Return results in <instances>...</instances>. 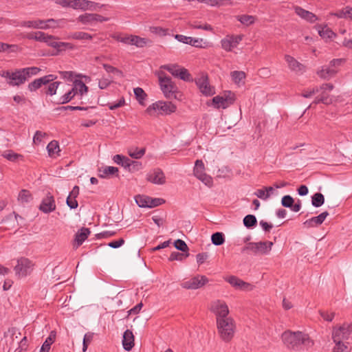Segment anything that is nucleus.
Segmentation results:
<instances>
[{
	"label": "nucleus",
	"mask_w": 352,
	"mask_h": 352,
	"mask_svg": "<svg viewBox=\"0 0 352 352\" xmlns=\"http://www.w3.org/2000/svg\"><path fill=\"white\" fill-rule=\"evenodd\" d=\"M41 69L36 67H30L17 69L13 72L2 71L1 76L7 79V82L10 86H20L24 84L31 76L36 75Z\"/></svg>",
	"instance_id": "obj_1"
},
{
	"label": "nucleus",
	"mask_w": 352,
	"mask_h": 352,
	"mask_svg": "<svg viewBox=\"0 0 352 352\" xmlns=\"http://www.w3.org/2000/svg\"><path fill=\"white\" fill-rule=\"evenodd\" d=\"M282 340L287 347L289 349L297 348L301 344L311 347L314 344V342L310 339L309 336L301 331H285L282 334Z\"/></svg>",
	"instance_id": "obj_2"
},
{
	"label": "nucleus",
	"mask_w": 352,
	"mask_h": 352,
	"mask_svg": "<svg viewBox=\"0 0 352 352\" xmlns=\"http://www.w3.org/2000/svg\"><path fill=\"white\" fill-rule=\"evenodd\" d=\"M218 333L225 342H229L234 337L235 332L234 320L231 317L219 319L216 321Z\"/></svg>",
	"instance_id": "obj_3"
},
{
	"label": "nucleus",
	"mask_w": 352,
	"mask_h": 352,
	"mask_svg": "<svg viewBox=\"0 0 352 352\" xmlns=\"http://www.w3.org/2000/svg\"><path fill=\"white\" fill-rule=\"evenodd\" d=\"M157 75L160 89L164 96L167 98H175L177 87L172 81L171 78L163 72H158Z\"/></svg>",
	"instance_id": "obj_4"
},
{
	"label": "nucleus",
	"mask_w": 352,
	"mask_h": 352,
	"mask_svg": "<svg viewBox=\"0 0 352 352\" xmlns=\"http://www.w3.org/2000/svg\"><path fill=\"white\" fill-rule=\"evenodd\" d=\"M176 106L171 102L157 101L146 109V112L151 116L156 114L169 115L176 111Z\"/></svg>",
	"instance_id": "obj_5"
},
{
	"label": "nucleus",
	"mask_w": 352,
	"mask_h": 352,
	"mask_svg": "<svg viewBox=\"0 0 352 352\" xmlns=\"http://www.w3.org/2000/svg\"><path fill=\"white\" fill-rule=\"evenodd\" d=\"M272 245V241L250 242L242 248L241 252L250 251L254 254H267L271 251Z\"/></svg>",
	"instance_id": "obj_6"
},
{
	"label": "nucleus",
	"mask_w": 352,
	"mask_h": 352,
	"mask_svg": "<svg viewBox=\"0 0 352 352\" xmlns=\"http://www.w3.org/2000/svg\"><path fill=\"white\" fill-rule=\"evenodd\" d=\"M210 310L215 315L216 321L219 319L230 317L229 308L227 304L221 300H216L211 302Z\"/></svg>",
	"instance_id": "obj_7"
},
{
	"label": "nucleus",
	"mask_w": 352,
	"mask_h": 352,
	"mask_svg": "<svg viewBox=\"0 0 352 352\" xmlns=\"http://www.w3.org/2000/svg\"><path fill=\"white\" fill-rule=\"evenodd\" d=\"M352 333V322L344 323L340 327H334L332 331L333 341L348 340Z\"/></svg>",
	"instance_id": "obj_8"
},
{
	"label": "nucleus",
	"mask_w": 352,
	"mask_h": 352,
	"mask_svg": "<svg viewBox=\"0 0 352 352\" xmlns=\"http://www.w3.org/2000/svg\"><path fill=\"white\" fill-rule=\"evenodd\" d=\"M32 265V261L27 258L21 257L17 259V264L14 267L16 275L19 277L26 276L30 273Z\"/></svg>",
	"instance_id": "obj_9"
},
{
	"label": "nucleus",
	"mask_w": 352,
	"mask_h": 352,
	"mask_svg": "<svg viewBox=\"0 0 352 352\" xmlns=\"http://www.w3.org/2000/svg\"><path fill=\"white\" fill-rule=\"evenodd\" d=\"M208 282V279L206 276L197 275L182 283L181 285L184 289H197L205 285Z\"/></svg>",
	"instance_id": "obj_10"
},
{
	"label": "nucleus",
	"mask_w": 352,
	"mask_h": 352,
	"mask_svg": "<svg viewBox=\"0 0 352 352\" xmlns=\"http://www.w3.org/2000/svg\"><path fill=\"white\" fill-rule=\"evenodd\" d=\"M72 2V8L82 10L96 11L103 7V5L88 0H73Z\"/></svg>",
	"instance_id": "obj_11"
},
{
	"label": "nucleus",
	"mask_w": 352,
	"mask_h": 352,
	"mask_svg": "<svg viewBox=\"0 0 352 352\" xmlns=\"http://www.w3.org/2000/svg\"><path fill=\"white\" fill-rule=\"evenodd\" d=\"M225 280L236 289L242 291H252L254 288V286L250 283L245 282L235 276H230L225 278Z\"/></svg>",
	"instance_id": "obj_12"
},
{
	"label": "nucleus",
	"mask_w": 352,
	"mask_h": 352,
	"mask_svg": "<svg viewBox=\"0 0 352 352\" xmlns=\"http://www.w3.org/2000/svg\"><path fill=\"white\" fill-rule=\"evenodd\" d=\"M56 76L52 74L47 75L43 77L35 79L28 85V89L30 91H35L42 85L49 84L56 79Z\"/></svg>",
	"instance_id": "obj_13"
},
{
	"label": "nucleus",
	"mask_w": 352,
	"mask_h": 352,
	"mask_svg": "<svg viewBox=\"0 0 352 352\" xmlns=\"http://www.w3.org/2000/svg\"><path fill=\"white\" fill-rule=\"evenodd\" d=\"M47 23H55V20L50 19L46 21L45 20H35V21H25L21 22V25L23 27H27L30 28L35 29H48L51 27L50 25L46 24Z\"/></svg>",
	"instance_id": "obj_14"
},
{
	"label": "nucleus",
	"mask_w": 352,
	"mask_h": 352,
	"mask_svg": "<svg viewBox=\"0 0 352 352\" xmlns=\"http://www.w3.org/2000/svg\"><path fill=\"white\" fill-rule=\"evenodd\" d=\"M195 82L203 94L211 96L214 94V88L209 85L207 76H202L200 78H196Z\"/></svg>",
	"instance_id": "obj_15"
},
{
	"label": "nucleus",
	"mask_w": 352,
	"mask_h": 352,
	"mask_svg": "<svg viewBox=\"0 0 352 352\" xmlns=\"http://www.w3.org/2000/svg\"><path fill=\"white\" fill-rule=\"evenodd\" d=\"M146 179L150 182L158 185H162L166 182L165 175L160 168L154 169L152 172L147 174Z\"/></svg>",
	"instance_id": "obj_16"
},
{
	"label": "nucleus",
	"mask_w": 352,
	"mask_h": 352,
	"mask_svg": "<svg viewBox=\"0 0 352 352\" xmlns=\"http://www.w3.org/2000/svg\"><path fill=\"white\" fill-rule=\"evenodd\" d=\"M39 209L45 212L50 213L56 209V204L54 197L48 192L39 206Z\"/></svg>",
	"instance_id": "obj_17"
},
{
	"label": "nucleus",
	"mask_w": 352,
	"mask_h": 352,
	"mask_svg": "<svg viewBox=\"0 0 352 352\" xmlns=\"http://www.w3.org/2000/svg\"><path fill=\"white\" fill-rule=\"evenodd\" d=\"M243 36L241 35L232 36L221 40V47L226 51H231L232 48L236 47V45L241 41Z\"/></svg>",
	"instance_id": "obj_18"
},
{
	"label": "nucleus",
	"mask_w": 352,
	"mask_h": 352,
	"mask_svg": "<svg viewBox=\"0 0 352 352\" xmlns=\"http://www.w3.org/2000/svg\"><path fill=\"white\" fill-rule=\"evenodd\" d=\"M295 13L301 19L306 21L313 23L318 20V16L314 13L303 9L302 8L296 6L294 8Z\"/></svg>",
	"instance_id": "obj_19"
},
{
	"label": "nucleus",
	"mask_w": 352,
	"mask_h": 352,
	"mask_svg": "<svg viewBox=\"0 0 352 352\" xmlns=\"http://www.w3.org/2000/svg\"><path fill=\"white\" fill-rule=\"evenodd\" d=\"M175 38L179 42L190 45L195 47H203V39L186 36L182 34H176Z\"/></svg>",
	"instance_id": "obj_20"
},
{
	"label": "nucleus",
	"mask_w": 352,
	"mask_h": 352,
	"mask_svg": "<svg viewBox=\"0 0 352 352\" xmlns=\"http://www.w3.org/2000/svg\"><path fill=\"white\" fill-rule=\"evenodd\" d=\"M329 215V212L327 211H324L322 213H320L318 216L314 217L309 219L306 220L303 225L306 228H312L315 226H318L321 225L324 221L325 220L326 217Z\"/></svg>",
	"instance_id": "obj_21"
},
{
	"label": "nucleus",
	"mask_w": 352,
	"mask_h": 352,
	"mask_svg": "<svg viewBox=\"0 0 352 352\" xmlns=\"http://www.w3.org/2000/svg\"><path fill=\"white\" fill-rule=\"evenodd\" d=\"M285 59L287 63L289 69L292 71L297 73H302L304 72V65L299 63L294 57L289 55H285Z\"/></svg>",
	"instance_id": "obj_22"
},
{
	"label": "nucleus",
	"mask_w": 352,
	"mask_h": 352,
	"mask_svg": "<svg viewBox=\"0 0 352 352\" xmlns=\"http://www.w3.org/2000/svg\"><path fill=\"white\" fill-rule=\"evenodd\" d=\"M46 41L44 43H47L48 46L58 50V51L63 50L64 47H72L71 44L65 42H58L55 41V37L52 35L47 34Z\"/></svg>",
	"instance_id": "obj_23"
},
{
	"label": "nucleus",
	"mask_w": 352,
	"mask_h": 352,
	"mask_svg": "<svg viewBox=\"0 0 352 352\" xmlns=\"http://www.w3.org/2000/svg\"><path fill=\"white\" fill-rule=\"evenodd\" d=\"M122 345L126 351H130L134 346V336L133 332L129 329L123 334Z\"/></svg>",
	"instance_id": "obj_24"
},
{
	"label": "nucleus",
	"mask_w": 352,
	"mask_h": 352,
	"mask_svg": "<svg viewBox=\"0 0 352 352\" xmlns=\"http://www.w3.org/2000/svg\"><path fill=\"white\" fill-rule=\"evenodd\" d=\"M337 72L338 71L335 69L323 66L320 70L317 72V74L320 78L328 80L333 78Z\"/></svg>",
	"instance_id": "obj_25"
},
{
	"label": "nucleus",
	"mask_w": 352,
	"mask_h": 352,
	"mask_svg": "<svg viewBox=\"0 0 352 352\" xmlns=\"http://www.w3.org/2000/svg\"><path fill=\"white\" fill-rule=\"evenodd\" d=\"M91 231L89 228H82L75 235V242L77 243V247L82 244V243L87 239L90 234Z\"/></svg>",
	"instance_id": "obj_26"
},
{
	"label": "nucleus",
	"mask_w": 352,
	"mask_h": 352,
	"mask_svg": "<svg viewBox=\"0 0 352 352\" xmlns=\"http://www.w3.org/2000/svg\"><path fill=\"white\" fill-rule=\"evenodd\" d=\"M77 20L84 25H92L96 23L95 14L93 13H85L84 14H81L77 18Z\"/></svg>",
	"instance_id": "obj_27"
},
{
	"label": "nucleus",
	"mask_w": 352,
	"mask_h": 352,
	"mask_svg": "<svg viewBox=\"0 0 352 352\" xmlns=\"http://www.w3.org/2000/svg\"><path fill=\"white\" fill-rule=\"evenodd\" d=\"M119 170L114 166H105L103 170H100L99 177L104 178L107 176L116 175L118 176Z\"/></svg>",
	"instance_id": "obj_28"
},
{
	"label": "nucleus",
	"mask_w": 352,
	"mask_h": 352,
	"mask_svg": "<svg viewBox=\"0 0 352 352\" xmlns=\"http://www.w3.org/2000/svg\"><path fill=\"white\" fill-rule=\"evenodd\" d=\"M47 150L50 157H54L55 155H59L60 150L58 142L56 140L51 141L47 146Z\"/></svg>",
	"instance_id": "obj_29"
},
{
	"label": "nucleus",
	"mask_w": 352,
	"mask_h": 352,
	"mask_svg": "<svg viewBox=\"0 0 352 352\" xmlns=\"http://www.w3.org/2000/svg\"><path fill=\"white\" fill-rule=\"evenodd\" d=\"M151 41L147 38H141L138 36L132 35L131 45H135L138 47H144L148 43H151Z\"/></svg>",
	"instance_id": "obj_30"
},
{
	"label": "nucleus",
	"mask_w": 352,
	"mask_h": 352,
	"mask_svg": "<svg viewBox=\"0 0 352 352\" xmlns=\"http://www.w3.org/2000/svg\"><path fill=\"white\" fill-rule=\"evenodd\" d=\"M56 334L54 331H52L50 336L46 338L45 341L43 344L41 351L45 352H49L50 346L55 340Z\"/></svg>",
	"instance_id": "obj_31"
},
{
	"label": "nucleus",
	"mask_w": 352,
	"mask_h": 352,
	"mask_svg": "<svg viewBox=\"0 0 352 352\" xmlns=\"http://www.w3.org/2000/svg\"><path fill=\"white\" fill-rule=\"evenodd\" d=\"M150 197L138 195L135 197V201L141 208H148Z\"/></svg>",
	"instance_id": "obj_32"
},
{
	"label": "nucleus",
	"mask_w": 352,
	"mask_h": 352,
	"mask_svg": "<svg viewBox=\"0 0 352 352\" xmlns=\"http://www.w3.org/2000/svg\"><path fill=\"white\" fill-rule=\"evenodd\" d=\"M324 203V197L320 192H316L311 197V204L316 207L318 208L322 206Z\"/></svg>",
	"instance_id": "obj_33"
},
{
	"label": "nucleus",
	"mask_w": 352,
	"mask_h": 352,
	"mask_svg": "<svg viewBox=\"0 0 352 352\" xmlns=\"http://www.w3.org/2000/svg\"><path fill=\"white\" fill-rule=\"evenodd\" d=\"M146 149L144 148H131L129 149L128 153L130 157L134 159H140L145 153Z\"/></svg>",
	"instance_id": "obj_34"
},
{
	"label": "nucleus",
	"mask_w": 352,
	"mask_h": 352,
	"mask_svg": "<svg viewBox=\"0 0 352 352\" xmlns=\"http://www.w3.org/2000/svg\"><path fill=\"white\" fill-rule=\"evenodd\" d=\"M211 241L214 245H221L225 242L224 235L222 232H217L212 234Z\"/></svg>",
	"instance_id": "obj_35"
},
{
	"label": "nucleus",
	"mask_w": 352,
	"mask_h": 352,
	"mask_svg": "<svg viewBox=\"0 0 352 352\" xmlns=\"http://www.w3.org/2000/svg\"><path fill=\"white\" fill-rule=\"evenodd\" d=\"M243 224L247 228H251L257 224V219L253 214H248L243 219Z\"/></svg>",
	"instance_id": "obj_36"
},
{
	"label": "nucleus",
	"mask_w": 352,
	"mask_h": 352,
	"mask_svg": "<svg viewBox=\"0 0 352 352\" xmlns=\"http://www.w3.org/2000/svg\"><path fill=\"white\" fill-rule=\"evenodd\" d=\"M237 20L245 25H250L254 23L255 18L251 15L243 14L236 16Z\"/></svg>",
	"instance_id": "obj_37"
},
{
	"label": "nucleus",
	"mask_w": 352,
	"mask_h": 352,
	"mask_svg": "<svg viewBox=\"0 0 352 352\" xmlns=\"http://www.w3.org/2000/svg\"><path fill=\"white\" fill-rule=\"evenodd\" d=\"M74 85L77 89L78 93L82 96L88 91L87 86L80 80H74Z\"/></svg>",
	"instance_id": "obj_38"
},
{
	"label": "nucleus",
	"mask_w": 352,
	"mask_h": 352,
	"mask_svg": "<svg viewBox=\"0 0 352 352\" xmlns=\"http://www.w3.org/2000/svg\"><path fill=\"white\" fill-rule=\"evenodd\" d=\"M318 34L322 38H331L336 34L329 28L324 27L318 30Z\"/></svg>",
	"instance_id": "obj_39"
},
{
	"label": "nucleus",
	"mask_w": 352,
	"mask_h": 352,
	"mask_svg": "<svg viewBox=\"0 0 352 352\" xmlns=\"http://www.w3.org/2000/svg\"><path fill=\"white\" fill-rule=\"evenodd\" d=\"M71 38L76 40H91L93 36L86 32H76L71 34Z\"/></svg>",
	"instance_id": "obj_40"
},
{
	"label": "nucleus",
	"mask_w": 352,
	"mask_h": 352,
	"mask_svg": "<svg viewBox=\"0 0 352 352\" xmlns=\"http://www.w3.org/2000/svg\"><path fill=\"white\" fill-rule=\"evenodd\" d=\"M180 78L181 80H183L186 82H191L193 81V79L190 75V74L188 72V71L185 68H181L179 71L177 77Z\"/></svg>",
	"instance_id": "obj_41"
},
{
	"label": "nucleus",
	"mask_w": 352,
	"mask_h": 352,
	"mask_svg": "<svg viewBox=\"0 0 352 352\" xmlns=\"http://www.w3.org/2000/svg\"><path fill=\"white\" fill-rule=\"evenodd\" d=\"M174 246L177 250L182 251L185 254L188 253V252L189 250V248L186 242L182 239H177L176 241H175Z\"/></svg>",
	"instance_id": "obj_42"
},
{
	"label": "nucleus",
	"mask_w": 352,
	"mask_h": 352,
	"mask_svg": "<svg viewBox=\"0 0 352 352\" xmlns=\"http://www.w3.org/2000/svg\"><path fill=\"white\" fill-rule=\"evenodd\" d=\"M31 194L28 190H21L18 196V200L21 203H28L31 199Z\"/></svg>",
	"instance_id": "obj_43"
},
{
	"label": "nucleus",
	"mask_w": 352,
	"mask_h": 352,
	"mask_svg": "<svg viewBox=\"0 0 352 352\" xmlns=\"http://www.w3.org/2000/svg\"><path fill=\"white\" fill-rule=\"evenodd\" d=\"M162 68L168 71L173 76L177 77L180 67L176 65H164L161 67Z\"/></svg>",
	"instance_id": "obj_44"
},
{
	"label": "nucleus",
	"mask_w": 352,
	"mask_h": 352,
	"mask_svg": "<svg viewBox=\"0 0 352 352\" xmlns=\"http://www.w3.org/2000/svg\"><path fill=\"white\" fill-rule=\"evenodd\" d=\"M189 256V253H179L178 252H173L170 254L168 260L173 261H182L184 258H187Z\"/></svg>",
	"instance_id": "obj_45"
},
{
	"label": "nucleus",
	"mask_w": 352,
	"mask_h": 352,
	"mask_svg": "<svg viewBox=\"0 0 352 352\" xmlns=\"http://www.w3.org/2000/svg\"><path fill=\"white\" fill-rule=\"evenodd\" d=\"M102 67H104V69L106 70V72L107 73H112V74H114L120 77L123 76L122 72L120 71V69H117L115 67H113L110 65L105 64V63L102 64Z\"/></svg>",
	"instance_id": "obj_46"
},
{
	"label": "nucleus",
	"mask_w": 352,
	"mask_h": 352,
	"mask_svg": "<svg viewBox=\"0 0 352 352\" xmlns=\"http://www.w3.org/2000/svg\"><path fill=\"white\" fill-rule=\"evenodd\" d=\"M194 175L195 177L204 173V164L201 160H197L195 162V166L193 170Z\"/></svg>",
	"instance_id": "obj_47"
},
{
	"label": "nucleus",
	"mask_w": 352,
	"mask_h": 352,
	"mask_svg": "<svg viewBox=\"0 0 352 352\" xmlns=\"http://www.w3.org/2000/svg\"><path fill=\"white\" fill-rule=\"evenodd\" d=\"M134 94L135 96L136 99L139 101L140 104L143 103V100L145 99L146 94L144 91L140 87H136L133 89Z\"/></svg>",
	"instance_id": "obj_48"
},
{
	"label": "nucleus",
	"mask_w": 352,
	"mask_h": 352,
	"mask_svg": "<svg viewBox=\"0 0 352 352\" xmlns=\"http://www.w3.org/2000/svg\"><path fill=\"white\" fill-rule=\"evenodd\" d=\"M226 100H224V97L223 96H217L212 98V102L214 104L217 108H226Z\"/></svg>",
	"instance_id": "obj_49"
},
{
	"label": "nucleus",
	"mask_w": 352,
	"mask_h": 352,
	"mask_svg": "<svg viewBox=\"0 0 352 352\" xmlns=\"http://www.w3.org/2000/svg\"><path fill=\"white\" fill-rule=\"evenodd\" d=\"M149 31L154 34L162 36L166 35L167 30L159 26L149 27Z\"/></svg>",
	"instance_id": "obj_50"
},
{
	"label": "nucleus",
	"mask_w": 352,
	"mask_h": 352,
	"mask_svg": "<svg viewBox=\"0 0 352 352\" xmlns=\"http://www.w3.org/2000/svg\"><path fill=\"white\" fill-rule=\"evenodd\" d=\"M19 335H21V333L19 332L18 329L15 327L10 328L7 332L5 333L4 336L6 338L10 337L11 341L14 340V338H18Z\"/></svg>",
	"instance_id": "obj_51"
},
{
	"label": "nucleus",
	"mask_w": 352,
	"mask_h": 352,
	"mask_svg": "<svg viewBox=\"0 0 352 352\" xmlns=\"http://www.w3.org/2000/svg\"><path fill=\"white\" fill-rule=\"evenodd\" d=\"M196 177L208 186H211L212 184V178L205 173L199 175Z\"/></svg>",
	"instance_id": "obj_52"
},
{
	"label": "nucleus",
	"mask_w": 352,
	"mask_h": 352,
	"mask_svg": "<svg viewBox=\"0 0 352 352\" xmlns=\"http://www.w3.org/2000/svg\"><path fill=\"white\" fill-rule=\"evenodd\" d=\"M294 203V199L291 195H285L281 199V204L283 207L291 208Z\"/></svg>",
	"instance_id": "obj_53"
},
{
	"label": "nucleus",
	"mask_w": 352,
	"mask_h": 352,
	"mask_svg": "<svg viewBox=\"0 0 352 352\" xmlns=\"http://www.w3.org/2000/svg\"><path fill=\"white\" fill-rule=\"evenodd\" d=\"M231 76L234 82L239 83L245 78V74L242 71H234L231 73Z\"/></svg>",
	"instance_id": "obj_54"
},
{
	"label": "nucleus",
	"mask_w": 352,
	"mask_h": 352,
	"mask_svg": "<svg viewBox=\"0 0 352 352\" xmlns=\"http://www.w3.org/2000/svg\"><path fill=\"white\" fill-rule=\"evenodd\" d=\"M333 342L336 344L333 348V352H347V346L342 342V340Z\"/></svg>",
	"instance_id": "obj_55"
},
{
	"label": "nucleus",
	"mask_w": 352,
	"mask_h": 352,
	"mask_svg": "<svg viewBox=\"0 0 352 352\" xmlns=\"http://www.w3.org/2000/svg\"><path fill=\"white\" fill-rule=\"evenodd\" d=\"M2 155L3 157L11 162H16L18 159L22 157V155L11 151H9L8 153L5 152Z\"/></svg>",
	"instance_id": "obj_56"
},
{
	"label": "nucleus",
	"mask_w": 352,
	"mask_h": 352,
	"mask_svg": "<svg viewBox=\"0 0 352 352\" xmlns=\"http://www.w3.org/2000/svg\"><path fill=\"white\" fill-rule=\"evenodd\" d=\"M88 107H80V106H62L60 107H58L56 109V111H74V110H87Z\"/></svg>",
	"instance_id": "obj_57"
},
{
	"label": "nucleus",
	"mask_w": 352,
	"mask_h": 352,
	"mask_svg": "<svg viewBox=\"0 0 352 352\" xmlns=\"http://www.w3.org/2000/svg\"><path fill=\"white\" fill-rule=\"evenodd\" d=\"M60 83V82H53L50 83L48 85L47 91H45L46 94H48L50 96L55 95Z\"/></svg>",
	"instance_id": "obj_58"
},
{
	"label": "nucleus",
	"mask_w": 352,
	"mask_h": 352,
	"mask_svg": "<svg viewBox=\"0 0 352 352\" xmlns=\"http://www.w3.org/2000/svg\"><path fill=\"white\" fill-rule=\"evenodd\" d=\"M223 97H224V100H226V107L228 105L232 104L235 100L234 94L230 91H226L224 94Z\"/></svg>",
	"instance_id": "obj_59"
},
{
	"label": "nucleus",
	"mask_w": 352,
	"mask_h": 352,
	"mask_svg": "<svg viewBox=\"0 0 352 352\" xmlns=\"http://www.w3.org/2000/svg\"><path fill=\"white\" fill-rule=\"evenodd\" d=\"M93 338V334L88 333L84 336L82 342V351L85 352L88 347V343L91 341Z\"/></svg>",
	"instance_id": "obj_60"
},
{
	"label": "nucleus",
	"mask_w": 352,
	"mask_h": 352,
	"mask_svg": "<svg viewBox=\"0 0 352 352\" xmlns=\"http://www.w3.org/2000/svg\"><path fill=\"white\" fill-rule=\"evenodd\" d=\"M165 201L161 198H151L150 197L148 208H154L163 204Z\"/></svg>",
	"instance_id": "obj_61"
},
{
	"label": "nucleus",
	"mask_w": 352,
	"mask_h": 352,
	"mask_svg": "<svg viewBox=\"0 0 352 352\" xmlns=\"http://www.w3.org/2000/svg\"><path fill=\"white\" fill-rule=\"evenodd\" d=\"M125 104V100L124 98H122L116 102H112V103H108V107L109 109L114 110L116 109H118L119 107H121L124 106Z\"/></svg>",
	"instance_id": "obj_62"
},
{
	"label": "nucleus",
	"mask_w": 352,
	"mask_h": 352,
	"mask_svg": "<svg viewBox=\"0 0 352 352\" xmlns=\"http://www.w3.org/2000/svg\"><path fill=\"white\" fill-rule=\"evenodd\" d=\"M319 313H320V315L321 316V317L324 320L328 321V322H331L335 316L334 312H331L329 314V313L324 311H320Z\"/></svg>",
	"instance_id": "obj_63"
},
{
	"label": "nucleus",
	"mask_w": 352,
	"mask_h": 352,
	"mask_svg": "<svg viewBox=\"0 0 352 352\" xmlns=\"http://www.w3.org/2000/svg\"><path fill=\"white\" fill-rule=\"evenodd\" d=\"M66 204L70 208V209H76L78 206L76 199L70 197H67Z\"/></svg>",
	"instance_id": "obj_64"
}]
</instances>
